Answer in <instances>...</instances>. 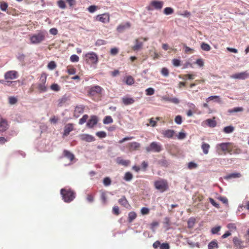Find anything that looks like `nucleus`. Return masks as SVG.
<instances>
[{
	"label": "nucleus",
	"instance_id": "nucleus-20",
	"mask_svg": "<svg viewBox=\"0 0 249 249\" xmlns=\"http://www.w3.org/2000/svg\"><path fill=\"white\" fill-rule=\"evenodd\" d=\"M84 108L85 107L83 106H76L74 111V116L78 117L80 114L83 113Z\"/></svg>",
	"mask_w": 249,
	"mask_h": 249
},
{
	"label": "nucleus",
	"instance_id": "nucleus-43",
	"mask_svg": "<svg viewBox=\"0 0 249 249\" xmlns=\"http://www.w3.org/2000/svg\"><path fill=\"white\" fill-rule=\"evenodd\" d=\"M57 5L59 8L61 9H65L66 7V5L65 4V1L63 0H59L57 1Z\"/></svg>",
	"mask_w": 249,
	"mask_h": 249
},
{
	"label": "nucleus",
	"instance_id": "nucleus-28",
	"mask_svg": "<svg viewBox=\"0 0 249 249\" xmlns=\"http://www.w3.org/2000/svg\"><path fill=\"white\" fill-rule=\"evenodd\" d=\"M123 103L125 105H129L134 103L135 101L132 98L124 97L122 99Z\"/></svg>",
	"mask_w": 249,
	"mask_h": 249
},
{
	"label": "nucleus",
	"instance_id": "nucleus-53",
	"mask_svg": "<svg viewBox=\"0 0 249 249\" xmlns=\"http://www.w3.org/2000/svg\"><path fill=\"white\" fill-rule=\"evenodd\" d=\"M197 167V164L194 162H190L188 164V167L189 169H193L196 168Z\"/></svg>",
	"mask_w": 249,
	"mask_h": 249
},
{
	"label": "nucleus",
	"instance_id": "nucleus-45",
	"mask_svg": "<svg viewBox=\"0 0 249 249\" xmlns=\"http://www.w3.org/2000/svg\"><path fill=\"white\" fill-rule=\"evenodd\" d=\"M243 111V108L242 107H235L232 109H230L229 110V112L230 113H233V112H240Z\"/></svg>",
	"mask_w": 249,
	"mask_h": 249
},
{
	"label": "nucleus",
	"instance_id": "nucleus-17",
	"mask_svg": "<svg viewBox=\"0 0 249 249\" xmlns=\"http://www.w3.org/2000/svg\"><path fill=\"white\" fill-rule=\"evenodd\" d=\"M73 130V124L71 123L67 124L64 127L63 135L67 136Z\"/></svg>",
	"mask_w": 249,
	"mask_h": 249
},
{
	"label": "nucleus",
	"instance_id": "nucleus-16",
	"mask_svg": "<svg viewBox=\"0 0 249 249\" xmlns=\"http://www.w3.org/2000/svg\"><path fill=\"white\" fill-rule=\"evenodd\" d=\"M143 42L141 41L139 38H137L135 40V45L132 47V50L134 51H138L142 49Z\"/></svg>",
	"mask_w": 249,
	"mask_h": 249
},
{
	"label": "nucleus",
	"instance_id": "nucleus-58",
	"mask_svg": "<svg viewBox=\"0 0 249 249\" xmlns=\"http://www.w3.org/2000/svg\"><path fill=\"white\" fill-rule=\"evenodd\" d=\"M97 6H95V5H91L90 6H89L88 7V11L90 12V13H93L97 9Z\"/></svg>",
	"mask_w": 249,
	"mask_h": 249
},
{
	"label": "nucleus",
	"instance_id": "nucleus-22",
	"mask_svg": "<svg viewBox=\"0 0 249 249\" xmlns=\"http://www.w3.org/2000/svg\"><path fill=\"white\" fill-rule=\"evenodd\" d=\"M0 83L7 86H15L17 83H19V80L17 81H11V80H5V81L2 80Z\"/></svg>",
	"mask_w": 249,
	"mask_h": 249
},
{
	"label": "nucleus",
	"instance_id": "nucleus-63",
	"mask_svg": "<svg viewBox=\"0 0 249 249\" xmlns=\"http://www.w3.org/2000/svg\"><path fill=\"white\" fill-rule=\"evenodd\" d=\"M141 213L142 214H147L149 213V210L148 208L146 207H142L141 209Z\"/></svg>",
	"mask_w": 249,
	"mask_h": 249
},
{
	"label": "nucleus",
	"instance_id": "nucleus-56",
	"mask_svg": "<svg viewBox=\"0 0 249 249\" xmlns=\"http://www.w3.org/2000/svg\"><path fill=\"white\" fill-rule=\"evenodd\" d=\"M175 122L176 124H180L182 123V117L180 115H178L175 117Z\"/></svg>",
	"mask_w": 249,
	"mask_h": 249
},
{
	"label": "nucleus",
	"instance_id": "nucleus-41",
	"mask_svg": "<svg viewBox=\"0 0 249 249\" xmlns=\"http://www.w3.org/2000/svg\"><path fill=\"white\" fill-rule=\"evenodd\" d=\"M8 7V4L4 1L0 2V8L2 11H6Z\"/></svg>",
	"mask_w": 249,
	"mask_h": 249
},
{
	"label": "nucleus",
	"instance_id": "nucleus-47",
	"mask_svg": "<svg viewBox=\"0 0 249 249\" xmlns=\"http://www.w3.org/2000/svg\"><path fill=\"white\" fill-rule=\"evenodd\" d=\"M51 89L54 91H58L60 90V87L57 84H53L51 86Z\"/></svg>",
	"mask_w": 249,
	"mask_h": 249
},
{
	"label": "nucleus",
	"instance_id": "nucleus-4",
	"mask_svg": "<svg viewBox=\"0 0 249 249\" xmlns=\"http://www.w3.org/2000/svg\"><path fill=\"white\" fill-rule=\"evenodd\" d=\"M154 186L155 188L160 193H163L168 190L169 189V185L167 181L162 178L156 180L154 182Z\"/></svg>",
	"mask_w": 249,
	"mask_h": 249
},
{
	"label": "nucleus",
	"instance_id": "nucleus-60",
	"mask_svg": "<svg viewBox=\"0 0 249 249\" xmlns=\"http://www.w3.org/2000/svg\"><path fill=\"white\" fill-rule=\"evenodd\" d=\"M103 183L105 186H108L111 184V180L108 177L105 178L104 179Z\"/></svg>",
	"mask_w": 249,
	"mask_h": 249
},
{
	"label": "nucleus",
	"instance_id": "nucleus-51",
	"mask_svg": "<svg viewBox=\"0 0 249 249\" xmlns=\"http://www.w3.org/2000/svg\"><path fill=\"white\" fill-rule=\"evenodd\" d=\"M67 72L70 75L74 74L76 73V69L72 67H69L67 69Z\"/></svg>",
	"mask_w": 249,
	"mask_h": 249
},
{
	"label": "nucleus",
	"instance_id": "nucleus-29",
	"mask_svg": "<svg viewBox=\"0 0 249 249\" xmlns=\"http://www.w3.org/2000/svg\"><path fill=\"white\" fill-rule=\"evenodd\" d=\"M63 154L65 157L69 159L71 161H72L74 159V155L67 150H64Z\"/></svg>",
	"mask_w": 249,
	"mask_h": 249
},
{
	"label": "nucleus",
	"instance_id": "nucleus-48",
	"mask_svg": "<svg viewBox=\"0 0 249 249\" xmlns=\"http://www.w3.org/2000/svg\"><path fill=\"white\" fill-rule=\"evenodd\" d=\"M9 103L11 105H14L18 102L17 99L14 96H10L8 98Z\"/></svg>",
	"mask_w": 249,
	"mask_h": 249
},
{
	"label": "nucleus",
	"instance_id": "nucleus-54",
	"mask_svg": "<svg viewBox=\"0 0 249 249\" xmlns=\"http://www.w3.org/2000/svg\"><path fill=\"white\" fill-rule=\"evenodd\" d=\"M209 201L210 202V203L213 206H214L215 207H216V208H220V206L219 205V204L217 203L213 198H211V197H210L209 198Z\"/></svg>",
	"mask_w": 249,
	"mask_h": 249
},
{
	"label": "nucleus",
	"instance_id": "nucleus-18",
	"mask_svg": "<svg viewBox=\"0 0 249 249\" xmlns=\"http://www.w3.org/2000/svg\"><path fill=\"white\" fill-rule=\"evenodd\" d=\"M161 134L165 138H172L175 134V131L171 129H167L162 131Z\"/></svg>",
	"mask_w": 249,
	"mask_h": 249
},
{
	"label": "nucleus",
	"instance_id": "nucleus-10",
	"mask_svg": "<svg viewBox=\"0 0 249 249\" xmlns=\"http://www.w3.org/2000/svg\"><path fill=\"white\" fill-rule=\"evenodd\" d=\"M233 79L245 80L249 77V73L247 71L234 74L231 76Z\"/></svg>",
	"mask_w": 249,
	"mask_h": 249
},
{
	"label": "nucleus",
	"instance_id": "nucleus-9",
	"mask_svg": "<svg viewBox=\"0 0 249 249\" xmlns=\"http://www.w3.org/2000/svg\"><path fill=\"white\" fill-rule=\"evenodd\" d=\"M4 77L5 80H13L18 77V73L16 71H9L5 73Z\"/></svg>",
	"mask_w": 249,
	"mask_h": 249
},
{
	"label": "nucleus",
	"instance_id": "nucleus-30",
	"mask_svg": "<svg viewBox=\"0 0 249 249\" xmlns=\"http://www.w3.org/2000/svg\"><path fill=\"white\" fill-rule=\"evenodd\" d=\"M232 241H233V242L234 245L236 247H239V248H241L242 247L243 242L241 240H240L238 237H234L233 238Z\"/></svg>",
	"mask_w": 249,
	"mask_h": 249
},
{
	"label": "nucleus",
	"instance_id": "nucleus-6",
	"mask_svg": "<svg viewBox=\"0 0 249 249\" xmlns=\"http://www.w3.org/2000/svg\"><path fill=\"white\" fill-rule=\"evenodd\" d=\"M85 58L87 63L90 65H96L98 62V57L94 52L86 53Z\"/></svg>",
	"mask_w": 249,
	"mask_h": 249
},
{
	"label": "nucleus",
	"instance_id": "nucleus-3",
	"mask_svg": "<svg viewBox=\"0 0 249 249\" xmlns=\"http://www.w3.org/2000/svg\"><path fill=\"white\" fill-rule=\"evenodd\" d=\"M46 36V32L44 31H39L36 34L31 36L30 40L31 43L37 44L40 43L45 40Z\"/></svg>",
	"mask_w": 249,
	"mask_h": 249
},
{
	"label": "nucleus",
	"instance_id": "nucleus-62",
	"mask_svg": "<svg viewBox=\"0 0 249 249\" xmlns=\"http://www.w3.org/2000/svg\"><path fill=\"white\" fill-rule=\"evenodd\" d=\"M112 212L113 213L116 215H118L120 213L119 208L118 206H116L113 207L112 209Z\"/></svg>",
	"mask_w": 249,
	"mask_h": 249
},
{
	"label": "nucleus",
	"instance_id": "nucleus-31",
	"mask_svg": "<svg viewBox=\"0 0 249 249\" xmlns=\"http://www.w3.org/2000/svg\"><path fill=\"white\" fill-rule=\"evenodd\" d=\"M209 249H217L218 245L217 242L215 240L211 241L208 246Z\"/></svg>",
	"mask_w": 249,
	"mask_h": 249
},
{
	"label": "nucleus",
	"instance_id": "nucleus-33",
	"mask_svg": "<svg viewBox=\"0 0 249 249\" xmlns=\"http://www.w3.org/2000/svg\"><path fill=\"white\" fill-rule=\"evenodd\" d=\"M241 177V174L239 173H233L228 175L226 177V179H231L232 178H237Z\"/></svg>",
	"mask_w": 249,
	"mask_h": 249
},
{
	"label": "nucleus",
	"instance_id": "nucleus-34",
	"mask_svg": "<svg viewBox=\"0 0 249 249\" xmlns=\"http://www.w3.org/2000/svg\"><path fill=\"white\" fill-rule=\"evenodd\" d=\"M206 122L211 127H214L216 125V121L214 119H208L206 120Z\"/></svg>",
	"mask_w": 249,
	"mask_h": 249
},
{
	"label": "nucleus",
	"instance_id": "nucleus-57",
	"mask_svg": "<svg viewBox=\"0 0 249 249\" xmlns=\"http://www.w3.org/2000/svg\"><path fill=\"white\" fill-rule=\"evenodd\" d=\"M96 135L101 138H104L106 137V133L104 131H99L96 133Z\"/></svg>",
	"mask_w": 249,
	"mask_h": 249
},
{
	"label": "nucleus",
	"instance_id": "nucleus-14",
	"mask_svg": "<svg viewBox=\"0 0 249 249\" xmlns=\"http://www.w3.org/2000/svg\"><path fill=\"white\" fill-rule=\"evenodd\" d=\"M98 123V118L96 116H91L90 119L88 121L87 123V127L89 128H92L95 125Z\"/></svg>",
	"mask_w": 249,
	"mask_h": 249
},
{
	"label": "nucleus",
	"instance_id": "nucleus-38",
	"mask_svg": "<svg viewBox=\"0 0 249 249\" xmlns=\"http://www.w3.org/2000/svg\"><path fill=\"white\" fill-rule=\"evenodd\" d=\"M163 13L166 15H171L174 13V9L171 7H166L164 9Z\"/></svg>",
	"mask_w": 249,
	"mask_h": 249
},
{
	"label": "nucleus",
	"instance_id": "nucleus-40",
	"mask_svg": "<svg viewBox=\"0 0 249 249\" xmlns=\"http://www.w3.org/2000/svg\"><path fill=\"white\" fill-rule=\"evenodd\" d=\"M133 178V175L130 172H126L124 177V179L126 181H130Z\"/></svg>",
	"mask_w": 249,
	"mask_h": 249
},
{
	"label": "nucleus",
	"instance_id": "nucleus-27",
	"mask_svg": "<svg viewBox=\"0 0 249 249\" xmlns=\"http://www.w3.org/2000/svg\"><path fill=\"white\" fill-rule=\"evenodd\" d=\"M69 100L68 98L66 96H63L62 98L58 100V106L62 107Z\"/></svg>",
	"mask_w": 249,
	"mask_h": 249
},
{
	"label": "nucleus",
	"instance_id": "nucleus-2",
	"mask_svg": "<svg viewBox=\"0 0 249 249\" xmlns=\"http://www.w3.org/2000/svg\"><path fill=\"white\" fill-rule=\"evenodd\" d=\"M63 199L65 202L69 203L72 201L75 197V194L71 189L63 188L60 191Z\"/></svg>",
	"mask_w": 249,
	"mask_h": 249
},
{
	"label": "nucleus",
	"instance_id": "nucleus-37",
	"mask_svg": "<svg viewBox=\"0 0 249 249\" xmlns=\"http://www.w3.org/2000/svg\"><path fill=\"white\" fill-rule=\"evenodd\" d=\"M113 122V119L110 116H107L103 120V123L104 124H109Z\"/></svg>",
	"mask_w": 249,
	"mask_h": 249
},
{
	"label": "nucleus",
	"instance_id": "nucleus-32",
	"mask_svg": "<svg viewBox=\"0 0 249 249\" xmlns=\"http://www.w3.org/2000/svg\"><path fill=\"white\" fill-rule=\"evenodd\" d=\"M155 120L153 118H151L149 119V125L155 127L157 125V122L158 121L160 120V117H156L155 118Z\"/></svg>",
	"mask_w": 249,
	"mask_h": 249
},
{
	"label": "nucleus",
	"instance_id": "nucleus-64",
	"mask_svg": "<svg viewBox=\"0 0 249 249\" xmlns=\"http://www.w3.org/2000/svg\"><path fill=\"white\" fill-rule=\"evenodd\" d=\"M220 229L221 227L220 226L215 227L212 229L211 231L212 233L216 234L220 231Z\"/></svg>",
	"mask_w": 249,
	"mask_h": 249
},
{
	"label": "nucleus",
	"instance_id": "nucleus-8",
	"mask_svg": "<svg viewBox=\"0 0 249 249\" xmlns=\"http://www.w3.org/2000/svg\"><path fill=\"white\" fill-rule=\"evenodd\" d=\"M103 89L99 86H95L89 88L88 93L89 95L93 96L102 94Z\"/></svg>",
	"mask_w": 249,
	"mask_h": 249
},
{
	"label": "nucleus",
	"instance_id": "nucleus-5",
	"mask_svg": "<svg viewBox=\"0 0 249 249\" xmlns=\"http://www.w3.org/2000/svg\"><path fill=\"white\" fill-rule=\"evenodd\" d=\"M47 80V74L43 73L41 74L39 82L37 84V89L40 92H45L47 90V87L46 85Z\"/></svg>",
	"mask_w": 249,
	"mask_h": 249
},
{
	"label": "nucleus",
	"instance_id": "nucleus-19",
	"mask_svg": "<svg viewBox=\"0 0 249 249\" xmlns=\"http://www.w3.org/2000/svg\"><path fill=\"white\" fill-rule=\"evenodd\" d=\"M131 26V24L129 22H127L124 24H120L117 28V31L121 33L123 32L125 29L129 28Z\"/></svg>",
	"mask_w": 249,
	"mask_h": 249
},
{
	"label": "nucleus",
	"instance_id": "nucleus-23",
	"mask_svg": "<svg viewBox=\"0 0 249 249\" xmlns=\"http://www.w3.org/2000/svg\"><path fill=\"white\" fill-rule=\"evenodd\" d=\"M203 199L204 196L198 192H196L193 196V199L195 202H201Z\"/></svg>",
	"mask_w": 249,
	"mask_h": 249
},
{
	"label": "nucleus",
	"instance_id": "nucleus-52",
	"mask_svg": "<svg viewBox=\"0 0 249 249\" xmlns=\"http://www.w3.org/2000/svg\"><path fill=\"white\" fill-rule=\"evenodd\" d=\"M79 59V57L76 54H73L70 57V60L72 62H77Z\"/></svg>",
	"mask_w": 249,
	"mask_h": 249
},
{
	"label": "nucleus",
	"instance_id": "nucleus-15",
	"mask_svg": "<svg viewBox=\"0 0 249 249\" xmlns=\"http://www.w3.org/2000/svg\"><path fill=\"white\" fill-rule=\"evenodd\" d=\"M80 138L82 141L87 142H91L95 140V138L91 135L83 134L80 135Z\"/></svg>",
	"mask_w": 249,
	"mask_h": 249
},
{
	"label": "nucleus",
	"instance_id": "nucleus-42",
	"mask_svg": "<svg viewBox=\"0 0 249 249\" xmlns=\"http://www.w3.org/2000/svg\"><path fill=\"white\" fill-rule=\"evenodd\" d=\"M134 83V80L131 76H128L126 77V83L127 85H131Z\"/></svg>",
	"mask_w": 249,
	"mask_h": 249
},
{
	"label": "nucleus",
	"instance_id": "nucleus-61",
	"mask_svg": "<svg viewBox=\"0 0 249 249\" xmlns=\"http://www.w3.org/2000/svg\"><path fill=\"white\" fill-rule=\"evenodd\" d=\"M161 74L165 76H168L169 75V71L166 68H163L162 69H161Z\"/></svg>",
	"mask_w": 249,
	"mask_h": 249
},
{
	"label": "nucleus",
	"instance_id": "nucleus-11",
	"mask_svg": "<svg viewBox=\"0 0 249 249\" xmlns=\"http://www.w3.org/2000/svg\"><path fill=\"white\" fill-rule=\"evenodd\" d=\"M163 5V2L162 1L154 0L151 2L150 6L147 7L148 10H152L153 8L150 7H153L157 10H160Z\"/></svg>",
	"mask_w": 249,
	"mask_h": 249
},
{
	"label": "nucleus",
	"instance_id": "nucleus-39",
	"mask_svg": "<svg viewBox=\"0 0 249 249\" xmlns=\"http://www.w3.org/2000/svg\"><path fill=\"white\" fill-rule=\"evenodd\" d=\"M201 48L203 50L205 51H209L211 49V47L209 44L204 42L201 44Z\"/></svg>",
	"mask_w": 249,
	"mask_h": 249
},
{
	"label": "nucleus",
	"instance_id": "nucleus-59",
	"mask_svg": "<svg viewBox=\"0 0 249 249\" xmlns=\"http://www.w3.org/2000/svg\"><path fill=\"white\" fill-rule=\"evenodd\" d=\"M186 135L185 133L182 132H180L177 135V138L179 140H183L185 138Z\"/></svg>",
	"mask_w": 249,
	"mask_h": 249
},
{
	"label": "nucleus",
	"instance_id": "nucleus-55",
	"mask_svg": "<svg viewBox=\"0 0 249 249\" xmlns=\"http://www.w3.org/2000/svg\"><path fill=\"white\" fill-rule=\"evenodd\" d=\"M160 249H169L170 246L167 243H163L162 244H160Z\"/></svg>",
	"mask_w": 249,
	"mask_h": 249
},
{
	"label": "nucleus",
	"instance_id": "nucleus-25",
	"mask_svg": "<svg viewBox=\"0 0 249 249\" xmlns=\"http://www.w3.org/2000/svg\"><path fill=\"white\" fill-rule=\"evenodd\" d=\"M210 148V145L209 144L206 142H202L201 149H202L203 152L204 154L207 155L208 154Z\"/></svg>",
	"mask_w": 249,
	"mask_h": 249
},
{
	"label": "nucleus",
	"instance_id": "nucleus-1",
	"mask_svg": "<svg viewBox=\"0 0 249 249\" xmlns=\"http://www.w3.org/2000/svg\"><path fill=\"white\" fill-rule=\"evenodd\" d=\"M231 143L230 142H222L217 144L215 146L216 151L219 155H226L228 153H231Z\"/></svg>",
	"mask_w": 249,
	"mask_h": 249
},
{
	"label": "nucleus",
	"instance_id": "nucleus-24",
	"mask_svg": "<svg viewBox=\"0 0 249 249\" xmlns=\"http://www.w3.org/2000/svg\"><path fill=\"white\" fill-rule=\"evenodd\" d=\"M7 128V123L5 120L0 119V131H4Z\"/></svg>",
	"mask_w": 249,
	"mask_h": 249
},
{
	"label": "nucleus",
	"instance_id": "nucleus-35",
	"mask_svg": "<svg viewBox=\"0 0 249 249\" xmlns=\"http://www.w3.org/2000/svg\"><path fill=\"white\" fill-rule=\"evenodd\" d=\"M234 129L233 126L230 125L225 127L223 129V131L225 133H231L233 131Z\"/></svg>",
	"mask_w": 249,
	"mask_h": 249
},
{
	"label": "nucleus",
	"instance_id": "nucleus-36",
	"mask_svg": "<svg viewBox=\"0 0 249 249\" xmlns=\"http://www.w3.org/2000/svg\"><path fill=\"white\" fill-rule=\"evenodd\" d=\"M136 213L134 212H131L128 214V221L131 222L136 217Z\"/></svg>",
	"mask_w": 249,
	"mask_h": 249
},
{
	"label": "nucleus",
	"instance_id": "nucleus-44",
	"mask_svg": "<svg viewBox=\"0 0 249 249\" xmlns=\"http://www.w3.org/2000/svg\"><path fill=\"white\" fill-rule=\"evenodd\" d=\"M183 46L184 48V52L185 53H193L194 50L193 49L187 46L185 44H183Z\"/></svg>",
	"mask_w": 249,
	"mask_h": 249
},
{
	"label": "nucleus",
	"instance_id": "nucleus-21",
	"mask_svg": "<svg viewBox=\"0 0 249 249\" xmlns=\"http://www.w3.org/2000/svg\"><path fill=\"white\" fill-rule=\"evenodd\" d=\"M116 162L118 164H120L125 167L128 166L130 163V161L129 160H124L121 157L117 158Z\"/></svg>",
	"mask_w": 249,
	"mask_h": 249
},
{
	"label": "nucleus",
	"instance_id": "nucleus-7",
	"mask_svg": "<svg viewBox=\"0 0 249 249\" xmlns=\"http://www.w3.org/2000/svg\"><path fill=\"white\" fill-rule=\"evenodd\" d=\"M147 152H154L159 153L162 150V146L159 143L153 142L150 143L149 146L145 148Z\"/></svg>",
	"mask_w": 249,
	"mask_h": 249
},
{
	"label": "nucleus",
	"instance_id": "nucleus-13",
	"mask_svg": "<svg viewBox=\"0 0 249 249\" xmlns=\"http://www.w3.org/2000/svg\"><path fill=\"white\" fill-rule=\"evenodd\" d=\"M140 147L141 144L136 142H129L126 145V147L130 152L138 150Z\"/></svg>",
	"mask_w": 249,
	"mask_h": 249
},
{
	"label": "nucleus",
	"instance_id": "nucleus-46",
	"mask_svg": "<svg viewBox=\"0 0 249 249\" xmlns=\"http://www.w3.org/2000/svg\"><path fill=\"white\" fill-rule=\"evenodd\" d=\"M47 67L49 69L52 70L56 68V65L54 61H52L48 63Z\"/></svg>",
	"mask_w": 249,
	"mask_h": 249
},
{
	"label": "nucleus",
	"instance_id": "nucleus-49",
	"mask_svg": "<svg viewBox=\"0 0 249 249\" xmlns=\"http://www.w3.org/2000/svg\"><path fill=\"white\" fill-rule=\"evenodd\" d=\"M89 116L88 115H84L83 116V117L79 120V124H84L87 120Z\"/></svg>",
	"mask_w": 249,
	"mask_h": 249
},
{
	"label": "nucleus",
	"instance_id": "nucleus-50",
	"mask_svg": "<svg viewBox=\"0 0 249 249\" xmlns=\"http://www.w3.org/2000/svg\"><path fill=\"white\" fill-rule=\"evenodd\" d=\"M147 95H152L154 94L155 90L152 88H149L145 90Z\"/></svg>",
	"mask_w": 249,
	"mask_h": 249
},
{
	"label": "nucleus",
	"instance_id": "nucleus-12",
	"mask_svg": "<svg viewBox=\"0 0 249 249\" xmlns=\"http://www.w3.org/2000/svg\"><path fill=\"white\" fill-rule=\"evenodd\" d=\"M96 19L102 23H108L110 20L109 15L108 13H104L101 15H98L96 17Z\"/></svg>",
	"mask_w": 249,
	"mask_h": 249
},
{
	"label": "nucleus",
	"instance_id": "nucleus-26",
	"mask_svg": "<svg viewBox=\"0 0 249 249\" xmlns=\"http://www.w3.org/2000/svg\"><path fill=\"white\" fill-rule=\"evenodd\" d=\"M119 204L122 206L127 208L129 206L128 202L124 196H123L118 201Z\"/></svg>",
	"mask_w": 249,
	"mask_h": 249
}]
</instances>
